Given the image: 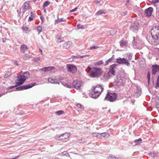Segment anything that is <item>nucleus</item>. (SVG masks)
Here are the masks:
<instances>
[{
    "label": "nucleus",
    "mask_w": 159,
    "mask_h": 159,
    "mask_svg": "<svg viewBox=\"0 0 159 159\" xmlns=\"http://www.w3.org/2000/svg\"><path fill=\"white\" fill-rule=\"evenodd\" d=\"M22 28L23 30L25 31H27L28 30V28L26 26H23Z\"/></svg>",
    "instance_id": "44"
},
{
    "label": "nucleus",
    "mask_w": 159,
    "mask_h": 159,
    "mask_svg": "<svg viewBox=\"0 0 159 159\" xmlns=\"http://www.w3.org/2000/svg\"><path fill=\"white\" fill-rule=\"evenodd\" d=\"M77 9H78V8L76 7V8H75L74 9H73L72 10H71L70 11V12H73L77 10Z\"/></svg>",
    "instance_id": "49"
},
{
    "label": "nucleus",
    "mask_w": 159,
    "mask_h": 159,
    "mask_svg": "<svg viewBox=\"0 0 159 159\" xmlns=\"http://www.w3.org/2000/svg\"><path fill=\"white\" fill-rule=\"evenodd\" d=\"M152 74L153 75L156 74V73L158 72L159 70V66L157 65H153L152 67Z\"/></svg>",
    "instance_id": "15"
},
{
    "label": "nucleus",
    "mask_w": 159,
    "mask_h": 159,
    "mask_svg": "<svg viewBox=\"0 0 159 159\" xmlns=\"http://www.w3.org/2000/svg\"><path fill=\"white\" fill-rule=\"evenodd\" d=\"M127 12H122L121 13V15L124 16L126 14Z\"/></svg>",
    "instance_id": "52"
},
{
    "label": "nucleus",
    "mask_w": 159,
    "mask_h": 159,
    "mask_svg": "<svg viewBox=\"0 0 159 159\" xmlns=\"http://www.w3.org/2000/svg\"><path fill=\"white\" fill-rule=\"evenodd\" d=\"M76 106H77V107H78V108H82V106L80 104H77V105H76Z\"/></svg>",
    "instance_id": "50"
},
{
    "label": "nucleus",
    "mask_w": 159,
    "mask_h": 159,
    "mask_svg": "<svg viewBox=\"0 0 159 159\" xmlns=\"http://www.w3.org/2000/svg\"><path fill=\"white\" fill-rule=\"evenodd\" d=\"M72 44V42L70 41L64 43L63 46L66 49H68L70 48Z\"/></svg>",
    "instance_id": "24"
},
{
    "label": "nucleus",
    "mask_w": 159,
    "mask_h": 159,
    "mask_svg": "<svg viewBox=\"0 0 159 159\" xmlns=\"http://www.w3.org/2000/svg\"><path fill=\"white\" fill-rule=\"evenodd\" d=\"M110 136V134L108 133L105 132L102 133H100L99 138L100 139L103 138H108Z\"/></svg>",
    "instance_id": "20"
},
{
    "label": "nucleus",
    "mask_w": 159,
    "mask_h": 159,
    "mask_svg": "<svg viewBox=\"0 0 159 159\" xmlns=\"http://www.w3.org/2000/svg\"><path fill=\"white\" fill-rule=\"evenodd\" d=\"M116 78L115 79L116 85L118 86L123 85L125 82L124 77L118 74L116 75Z\"/></svg>",
    "instance_id": "7"
},
{
    "label": "nucleus",
    "mask_w": 159,
    "mask_h": 159,
    "mask_svg": "<svg viewBox=\"0 0 159 159\" xmlns=\"http://www.w3.org/2000/svg\"><path fill=\"white\" fill-rule=\"evenodd\" d=\"M92 135L93 137H98L100 135V133H94L92 134Z\"/></svg>",
    "instance_id": "38"
},
{
    "label": "nucleus",
    "mask_w": 159,
    "mask_h": 159,
    "mask_svg": "<svg viewBox=\"0 0 159 159\" xmlns=\"http://www.w3.org/2000/svg\"><path fill=\"white\" fill-rule=\"evenodd\" d=\"M158 71H159V70H158Z\"/></svg>",
    "instance_id": "64"
},
{
    "label": "nucleus",
    "mask_w": 159,
    "mask_h": 159,
    "mask_svg": "<svg viewBox=\"0 0 159 159\" xmlns=\"http://www.w3.org/2000/svg\"><path fill=\"white\" fill-rule=\"evenodd\" d=\"M156 106H157V108H158L159 109V103H158V104H157V105H156Z\"/></svg>",
    "instance_id": "58"
},
{
    "label": "nucleus",
    "mask_w": 159,
    "mask_h": 159,
    "mask_svg": "<svg viewBox=\"0 0 159 159\" xmlns=\"http://www.w3.org/2000/svg\"><path fill=\"white\" fill-rule=\"evenodd\" d=\"M151 155L152 157H155L157 156V154L155 153H151Z\"/></svg>",
    "instance_id": "47"
},
{
    "label": "nucleus",
    "mask_w": 159,
    "mask_h": 159,
    "mask_svg": "<svg viewBox=\"0 0 159 159\" xmlns=\"http://www.w3.org/2000/svg\"><path fill=\"white\" fill-rule=\"evenodd\" d=\"M40 18L42 20H43L42 19H43V18L42 17H40Z\"/></svg>",
    "instance_id": "63"
},
{
    "label": "nucleus",
    "mask_w": 159,
    "mask_h": 159,
    "mask_svg": "<svg viewBox=\"0 0 159 159\" xmlns=\"http://www.w3.org/2000/svg\"><path fill=\"white\" fill-rule=\"evenodd\" d=\"M29 75V72L28 71L25 72L21 75L17 76V82H16V85L8 87L7 88V90L12 89L14 87L16 88V90L20 91L26 89H30L36 85V84L34 83L27 85H24L22 86L17 87L22 84L25 81L26 78L28 77L27 75Z\"/></svg>",
    "instance_id": "1"
},
{
    "label": "nucleus",
    "mask_w": 159,
    "mask_h": 159,
    "mask_svg": "<svg viewBox=\"0 0 159 159\" xmlns=\"http://www.w3.org/2000/svg\"><path fill=\"white\" fill-rule=\"evenodd\" d=\"M134 94H133L134 95L138 98L139 97L141 93V89L139 87L137 86L136 87V89H135L134 90Z\"/></svg>",
    "instance_id": "13"
},
{
    "label": "nucleus",
    "mask_w": 159,
    "mask_h": 159,
    "mask_svg": "<svg viewBox=\"0 0 159 159\" xmlns=\"http://www.w3.org/2000/svg\"><path fill=\"white\" fill-rule=\"evenodd\" d=\"M106 11L105 10H101L97 12L96 14L98 15H101L102 14H105L106 13Z\"/></svg>",
    "instance_id": "26"
},
{
    "label": "nucleus",
    "mask_w": 159,
    "mask_h": 159,
    "mask_svg": "<svg viewBox=\"0 0 159 159\" xmlns=\"http://www.w3.org/2000/svg\"><path fill=\"white\" fill-rule=\"evenodd\" d=\"M40 59V58L39 57H36L34 58V61L36 62H37L39 61Z\"/></svg>",
    "instance_id": "46"
},
{
    "label": "nucleus",
    "mask_w": 159,
    "mask_h": 159,
    "mask_svg": "<svg viewBox=\"0 0 159 159\" xmlns=\"http://www.w3.org/2000/svg\"><path fill=\"white\" fill-rule=\"evenodd\" d=\"M132 57V53H128L127 54L126 58L119 57L116 59V62L119 64L125 65L128 66H129L130 64L129 61L131 60Z\"/></svg>",
    "instance_id": "3"
},
{
    "label": "nucleus",
    "mask_w": 159,
    "mask_h": 159,
    "mask_svg": "<svg viewBox=\"0 0 159 159\" xmlns=\"http://www.w3.org/2000/svg\"><path fill=\"white\" fill-rule=\"evenodd\" d=\"M142 141V140L141 138H139L138 139L135 140L134 141V143H135V145H138L140 144Z\"/></svg>",
    "instance_id": "28"
},
{
    "label": "nucleus",
    "mask_w": 159,
    "mask_h": 159,
    "mask_svg": "<svg viewBox=\"0 0 159 159\" xmlns=\"http://www.w3.org/2000/svg\"><path fill=\"white\" fill-rule=\"evenodd\" d=\"M127 42L125 41L121 40L120 42V46L121 47H123L126 44Z\"/></svg>",
    "instance_id": "30"
},
{
    "label": "nucleus",
    "mask_w": 159,
    "mask_h": 159,
    "mask_svg": "<svg viewBox=\"0 0 159 159\" xmlns=\"http://www.w3.org/2000/svg\"><path fill=\"white\" fill-rule=\"evenodd\" d=\"M103 62L102 60L98 61L96 62V64L97 65H100L102 64Z\"/></svg>",
    "instance_id": "41"
},
{
    "label": "nucleus",
    "mask_w": 159,
    "mask_h": 159,
    "mask_svg": "<svg viewBox=\"0 0 159 159\" xmlns=\"http://www.w3.org/2000/svg\"><path fill=\"white\" fill-rule=\"evenodd\" d=\"M139 24L136 22L132 23L130 26V29L133 31L136 32L137 31L139 28Z\"/></svg>",
    "instance_id": "12"
},
{
    "label": "nucleus",
    "mask_w": 159,
    "mask_h": 159,
    "mask_svg": "<svg viewBox=\"0 0 159 159\" xmlns=\"http://www.w3.org/2000/svg\"><path fill=\"white\" fill-rule=\"evenodd\" d=\"M37 0H33V1L34 2H35Z\"/></svg>",
    "instance_id": "62"
},
{
    "label": "nucleus",
    "mask_w": 159,
    "mask_h": 159,
    "mask_svg": "<svg viewBox=\"0 0 159 159\" xmlns=\"http://www.w3.org/2000/svg\"><path fill=\"white\" fill-rule=\"evenodd\" d=\"M98 48V47L96 46H92V47H90L89 48V49L92 50H93L94 49H96Z\"/></svg>",
    "instance_id": "39"
},
{
    "label": "nucleus",
    "mask_w": 159,
    "mask_h": 159,
    "mask_svg": "<svg viewBox=\"0 0 159 159\" xmlns=\"http://www.w3.org/2000/svg\"><path fill=\"white\" fill-rule=\"evenodd\" d=\"M21 9V8H20V10H17V12L18 14H20V10Z\"/></svg>",
    "instance_id": "54"
},
{
    "label": "nucleus",
    "mask_w": 159,
    "mask_h": 159,
    "mask_svg": "<svg viewBox=\"0 0 159 159\" xmlns=\"http://www.w3.org/2000/svg\"><path fill=\"white\" fill-rule=\"evenodd\" d=\"M57 39V40L59 43H60L61 42V38H58L57 37H56Z\"/></svg>",
    "instance_id": "48"
},
{
    "label": "nucleus",
    "mask_w": 159,
    "mask_h": 159,
    "mask_svg": "<svg viewBox=\"0 0 159 159\" xmlns=\"http://www.w3.org/2000/svg\"><path fill=\"white\" fill-rule=\"evenodd\" d=\"M152 11L153 8L150 7L145 10V13L147 16H150L151 15Z\"/></svg>",
    "instance_id": "16"
},
{
    "label": "nucleus",
    "mask_w": 159,
    "mask_h": 159,
    "mask_svg": "<svg viewBox=\"0 0 159 159\" xmlns=\"http://www.w3.org/2000/svg\"><path fill=\"white\" fill-rule=\"evenodd\" d=\"M5 94V93H2V94H0V97H1V96H2V95H4V94Z\"/></svg>",
    "instance_id": "60"
},
{
    "label": "nucleus",
    "mask_w": 159,
    "mask_h": 159,
    "mask_svg": "<svg viewBox=\"0 0 159 159\" xmlns=\"http://www.w3.org/2000/svg\"><path fill=\"white\" fill-rule=\"evenodd\" d=\"M50 4V2L48 1H46L44 2L43 5V8H45V7H46L49 5Z\"/></svg>",
    "instance_id": "33"
},
{
    "label": "nucleus",
    "mask_w": 159,
    "mask_h": 159,
    "mask_svg": "<svg viewBox=\"0 0 159 159\" xmlns=\"http://www.w3.org/2000/svg\"><path fill=\"white\" fill-rule=\"evenodd\" d=\"M62 154L63 155H65V156H70L69 154L68 153H67V151L63 152H62Z\"/></svg>",
    "instance_id": "43"
},
{
    "label": "nucleus",
    "mask_w": 159,
    "mask_h": 159,
    "mask_svg": "<svg viewBox=\"0 0 159 159\" xmlns=\"http://www.w3.org/2000/svg\"><path fill=\"white\" fill-rule=\"evenodd\" d=\"M117 65L116 64H113L111 65L108 72V73L110 75L111 77H112L116 75L115 70L116 67Z\"/></svg>",
    "instance_id": "8"
},
{
    "label": "nucleus",
    "mask_w": 159,
    "mask_h": 159,
    "mask_svg": "<svg viewBox=\"0 0 159 159\" xmlns=\"http://www.w3.org/2000/svg\"><path fill=\"white\" fill-rule=\"evenodd\" d=\"M151 34L153 39L154 43L156 45L159 44V26H156L152 27Z\"/></svg>",
    "instance_id": "2"
},
{
    "label": "nucleus",
    "mask_w": 159,
    "mask_h": 159,
    "mask_svg": "<svg viewBox=\"0 0 159 159\" xmlns=\"http://www.w3.org/2000/svg\"><path fill=\"white\" fill-rule=\"evenodd\" d=\"M14 63L17 66L18 65V64L17 62L16 61H14Z\"/></svg>",
    "instance_id": "53"
},
{
    "label": "nucleus",
    "mask_w": 159,
    "mask_h": 159,
    "mask_svg": "<svg viewBox=\"0 0 159 159\" xmlns=\"http://www.w3.org/2000/svg\"><path fill=\"white\" fill-rule=\"evenodd\" d=\"M152 2L154 3H156L159 2V0H152Z\"/></svg>",
    "instance_id": "45"
},
{
    "label": "nucleus",
    "mask_w": 159,
    "mask_h": 159,
    "mask_svg": "<svg viewBox=\"0 0 159 159\" xmlns=\"http://www.w3.org/2000/svg\"><path fill=\"white\" fill-rule=\"evenodd\" d=\"M56 79L57 81L58 82L59 81L62 80H63V78L61 77H58L56 78Z\"/></svg>",
    "instance_id": "42"
},
{
    "label": "nucleus",
    "mask_w": 159,
    "mask_h": 159,
    "mask_svg": "<svg viewBox=\"0 0 159 159\" xmlns=\"http://www.w3.org/2000/svg\"><path fill=\"white\" fill-rule=\"evenodd\" d=\"M27 49V46L25 44L22 45L21 46L20 48V50L21 52L22 53H24L25 50Z\"/></svg>",
    "instance_id": "22"
},
{
    "label": "nucleus",
    "mask_w": 159,
    "mask_h": 159,
    "mask_svg": "<svg viewBox=\"0 0 159 159\" xmlns=\"http://www.w3.org/2000/svg\"><path fill=\"white\" fill-rule=\"evenodd\" d=\"M141 43L140 40H139V38L138 37H133V44L134 48H139Z\"/></svg>",
    "instance_id": "10"
},
{
    "label": "nucleus",
    "mask_w": 159,
    "mask_h": 159,
    "mask_svg": "<svg viewBox=\"0 0 159 159\" xmlns=\"http://www.w3.org/2000/svg\"><path fill=\"white\" fill-rule=\"evenodd\" d=\"M89 75L92 78L99 77L102 73V71L100 68H89Z\"/></svg>",
    "instance_id": "5"
},
{
    "label": "nucleus",
    "mask_w": 159,
    "mask_h": 159,
    "mask_svg": "<svg viewBox=\"0 0 159 159\" xmlns=\"http://www.w3.org/2000/svg\"><path fill=\"white\" fill-rule=\"evenodd\" d=\"M18 157V156L16 157H13L11 158V159H16Z\"/></svg>",
    "instance_id": "59"
},
{
    "label": "nucleus",
    "mask_w": 159,
    "mask_h": 159,
    "mask_svg": "<svg viewBox=\"0 0 159 159\" xmlns=\"http://www.w3.org/2000/svg\"><path fill=\"white\" fill-rule=\"evenodd\" d=\"M66 20L64 18H58L57 20H56L55 21V24L61 22L65 21Z\"/></svg>",
    "instance_id": "25"
},
{
    "label": "nucleus",
    "mask_w": 159,
    "mask_h": 159,
    "mask_svg": "<svg viewBox=\"0 0 159 159\" xmlns=\"http://www.w3.org/2000/svg\"><path fill=\"white\" fill-rule=\"evenodd\" d=\"M117 97V95L115 93L108 92L105 98V99L111 102H113L116 100Z\"/></svg>",
    "instance_id": "6"
},
{
    "label": "nucleus",
    "mask_w": 159,
    "mask_h": 159,
    "mask_svg": "<svg viewBox=\"0 0 159 159\" xmlns=\"http://www.w3.org/2000/svg\"><path fill=\"white\" fill-rule=\"evenodd\" d=\"M131 102H132V103L133 104V103H134V102L135 100L132 99L131 100Z\"/></svg>",
    "instance_id": "55"
},
{
    "label": "nucleus",
    "mask_w": 159,
    "mask_h": 159,
    "mask_svg": "<svg viewBox=\"0 0 159 159\" xmlns=\"http://www.w3.org/2000/svg\"><path fill=\"white\" fill-rule=\"evenodd\" d=\"M31 57L30 56L26 53L24 54L23 55V59L25 60L28 59Z\"/></svg>",
    "instance_id": "29"
},
{
    "label": "nucleus",
    "mask_w": 159,
    "mask_h": 159,
    "mask_svg": "<svg viewBox=\"0 0 159 159\" xmlns=\"http://www.w3.org/2000/svg\"><path fill=\"white\" fill-rule=\"evenodd\" d=\"M113 59H112V57L109 58L107 61L106 62L104 66H106L109 63L111 62L112 61Z\"/></svg>",
    "instance_id": "36"
},
{
    "label": "nucleus",
    "mask_w": 159,
    "mask_h": 159,
    "mask_svg": "<svg viewBox=\"0 0 159 159\" xmlns=\"http://www.w3.org/2000/svg\"><path fill=\"white\" fill-rule=\"evenodd\" d=\"M31 17H32L34 16V14L32 12H31L30 13Z\"/></svg>",
    "instance_id": "56"
},
{
    "label": "nucleus",
    "mask_w": 159,
    "mask_h": 159,
    "mask_svg": "<svg viewBox=\"0 0 159 159\" xmlns=\"http://www.w3.org/2000/svg\"><path fill=\"white\" fill-rule=\"evenodd\" d=\"M30 8L29 4L27 2H25L24 4L23 10H24L23 14L25 12L26 10Z\"/></svg>",
    "instance_id": "19"
},
{
    "label": "nucleus",
    "mask_w": 159,
    "mask_h": 159,
    "mask_svg": "<svg viewBox=\"0 0 159 159\" xmlns=\"http://www.w3.org/2000/svg\"><path fill=\"white\" fill-rule=\"evenodd\" d=\"M110 77V75L107 73L106 74H105L104 75L102 78L101 80L103 82H107Z\"/></svg>",
    "instance_id": "18"
},
{
    "label": "nucleus",
    "mask_w": 159,
    "mask_h": 159,
    "mask_svg": "<svg viewBox=\"0 0 159 159\" xmlns=\"http://www.w3.org/2000/svg\"><path fill=\"white\" fill-rule=\"evenodd\" d=\"M64 113V111L62 110H60L56 111L55 112V114L57 116H60Z\"/></svg>",
    "instance_id": "31"
},
{
    "label": "nucleus",
    "mask_w": 159,
    "mask_h": 159,
    "mask_svg": "<svg viewBox=\"0 0 159 159\" xmlns=\"http://www.w3.org/2000/svg\"><path fill=\"white\" fill-rule=\"evenodd\" d=\"M54 68L53 66H48L47 67H44L40 69L41 70L44 72L50 71L51 70Z\"/></svg>",
    "instance_id": "21"
},
{
    "label": "nucleus",
    "mask_w": 159,
    "mask_h": 159,
    "mask_svg": "<svg viewBox=\"0 0 159 159\" xmlns=\"http://www.w3.org/2000/svg\"><path fill=\"white\" fill-rule=\"evenodd\" d=\"M147 77L148 79V83L149 84L150 79V73L149 71H148V72Z\"/></svg>",
    "instance_id": "34"
},
{
    "label": "nucleus",
    "mask_w": 159,
    "mask_h": 159,
    "mask_svg": "<svg viewBox=\"0 0 159 159\" xmlns=\"http://www.w3.org/2000/svg\"><path fill=\"white\" fill-rule=\"evenodd\" d=\"M93 88V89H92V97L94 98H96L100 96L101 93L103 90V88L101 85H99Z\"/></svg>",
    "instance_id": "4"
},
{
    "label": "nucleus",
    "mask_w": 159,
    "mask_h": 159,
    "mask_svg": "<svg viewBox=\"0 0 159 159\" xmlns=\"http://www.w3.org/2000/svg\"><path fill=\"white\" fill-rule=\"evenodd\" d=\"M61 84L65 87L70 89L73 88V86L70 83H66L65 82H61Z\"/></svg>",
    "instance_id": "23"
},
{
    "label": "nucleus",
    "mask_w": 159,
    "mask_h": 159,
    "mask_svg": "<svg viewBox=\"0 0 159 159\" xmlns=\"http://www.w3.org/2000/svg\"><path fill=\"white\" fill-rule=\"evenodd\" d=\"M70 136L68 133H66L61 134L59 136L57 139L58 140H64L67 139Z\"/></svg>",
    "instance_id": "14"
},
{
    "label": "nucleus",
    "mask_w": 159,
    "mask_h": 159,
    "mask_svg": "<svg viewBox=\"0 0 159 159\" xmlns=\"http://www.w3.org/2000/svg\"><path fill=\"white\" fill-rule=\"evenodd\" d=\"M73 57L75 58H84L86 57H89V55H83L82 56H80L79 55H78L77 56H73Z\"/></svg>",
    "instance_id": "27"
},
{
    "label": "nucleus",
    "mask_w": 159,
    "mask_h": 159,
    "mask_svg": "<svg viewBox=\"0 0 159 159\" xmlns=\"http://www.w3.org/2000/svg\"><path fill=\"white\" fill-rule=\"evenodd\" d=\"M39 50H40V52H41V54H42V50L40 49H39Z\"/></svg>",
    "instance_id": "61"
},
{
    "label": "nucleus",
    "mask_w": 159,
    "mask_h": 159,
    "mask_svg": "<svg viewBox=\"0 0 159 159\" xmlns=\"http://www.w3.org/2000/svg\"><path fill=\"white\" fill-rule=\"evenodd\" d=\"M77 27L78 29H84V25L81 24H78L77 25Z\"/></svg>",
    "instance_id": "35"
},
{
    "label": "nucleus",
    "mask_w": 159,
    "mask_h": 159,
    "mask_svg": "<svg viewBox=\"0 0 159 159\" xmlns=\"http://www.w3.org/2000/svg\"><path fill=\"white\" fill-rule=\"evenodd\" d=\"M108 159H117L116 157L112 156L111 155L109 156L108 157Z\"/></svg>",
    "instance_id": "40"
},
{
    "label": "nucleus",
    "mask_w": 159,
    "mask_h": 159,
    "mask_svg": "<svg viewBox=\"0 0 159 159\" xmlns=\"http://www.w3.org/2000/svg\"><path fill=\"white\" fill-rule=\"evenodd\" d=\"M11 72L10 71L7 72L4 76V78H6L7 77L10 76L11 75Z\"/></svg>",
    "instance_id": "32"
},
{
    "label": "nucleus",
    "mask_w": 159,
    "mask_h": 159,
    "mask_svg": "<svg viewBox=\"0 0 159 159\" xmlns=\"http://www.w3.org/2000/svg\"><path fill=\"white\" fill-rule=\"evenodd\" d=\"M48 82L51 84H59V82L57 81L56 78H53L52 77L49 78L48 79Z\"/></svg>",
    "instance_id": "17"
},
{
    "label": "nucleus",
    "mask_w": 159,
    "mask_h": 159,
    "mask_svg": "<svg viewBox=\"0 0 159 159\" xmlns=\"http://www.w3.org/2000/svg\"><path fill=\"white\" fill-rule=\"evenodd\" d=\"M66 67L67 68V71L71 72L72 73L76 72L77 67L73 65L67 64Z\"/></svg>",
    "instance_id": "11"
},
{
    "label": "nucleus",
    "mask_w": 159,
    "mask_h": 159,
    "mask_svg": "<svg viewBox=\"0 0 159 159\" xmlns=\"http://www.w3.org/2000/svg\"><path fill=\"white\" fill-rule=\"evenodd\" d=\"M82 82L79 80H74L72 84L73 86V88H75L77 89H79L82 85Z\"/></svg>",
    "instance_id": "9"
},
{
    "label": "nucleus",
    "mask_w": 159,
    "mask_h": 159,
    "mask_svg": "<svg viewBox=\"0 0 159 159\" xmlns=\"http://www.w3.org/2000/svg\"><path fill=\"white\" fill-rule=\"evenodd\" d=\"M33 20V18L32 17H30L29 18L28 20L29 21H31L32 20Z\"/></svg>",
    "instance_id": "51"
},
{
    "label": "nucleus",
    "mask_w": 159,
    "mask_h": 159,
    "mask_svg": "<svg viewBox=\"0 0 159 159\" xmlns=\"http://www.w3.org/2000/svg\"><path fill=\"white\" fill-rule=\"evenodd\" d=\"M43 11H44V12L45 13H46V9H45V8H43Z\"/></svg>",
    "instance_id": "57"
},
{
    "label": "nucleus",
    "mask_w": 159,
    "mask_h": 159,
    "mask_svg": "<svg viewBox=\"0 0 159 159\" xmlns=\"http://www.w3.org/2000/svg\"><path fill=\"white\" fill-rule=\"evenodd\" d=\"M37 30L39 32V34L42 31V28L40 26H38L37 27Z\"/></svg>",
    "instance_id": "37"
}]
</instances>
